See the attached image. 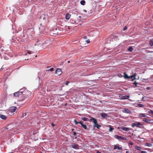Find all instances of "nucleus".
I'll use <instances>...</instances> for the list:
<instances>
[{
  "label": "nucleus",
  "instance_id": "nucleus-7",
  "mask_svg": "<svg viewBox=\"0 0 153 153\" xmlns=\"http://www.w3.org/2000/svg\"><path fill=\"white\" fill-rule=\"evenodd\" d=\"M17 108L15 106H12L10 108V111L12 112H13L16 110Z\"/></svg>",
  "mask_w": 153,
  "mask_h": 153
},
{
  "label": "nucleus",
  "instance_id": "nucleus-52",
  "mask_svg": "<svg viewBox=\"0 0 153 153\" xmlns=\"http://www.w3.org/2000/svg\"><path fill=\"white\" fill-rule=\"evenodd\" d=\"M84 11H85V12H86V11L85 10H84Z\"/></svg>",
  "mask_w": 153,
  "mask_h": 153
},
{
  "label": "nucleus",
  "instance_id": "nucleus-31",
  "mask_svg": "<svg viewBox=\"0 0 153 153\" xmlns=\"http://www.w3.org/2000/svg\"><path fill=\"white\" fill-rule=\"evenodd\" d=\"M74 122L75 123V124L76 125H77V124L79 123V122H77L76 121V120H74Z\"/></svg>",
  "mask_w": 153,
  "mask_h": 153
},
{
  "label": "nucleus",
  "instance_id": "nucleus-6",
  "mask_svg": "<svg viewBox=\"0 0 153 153\" xmlns=\"http://www.w3.org/2000/svg\"><path fill=\"white\" fill-rule=\"evenodd\" d=\"M71 146L74 149H79V146L76 144L73 143L71 145Z\"/></svg>",
  "mask_w": 153,
  "mask_h": 153
},
{
  "label": "nucleus",
  "instance_id": "nucleus-24",
  "mask_svg": "<svg viewBox=\"0 0 153 153\" xmlns=\"http://www.w3.org/2000/svg\"><path fill=\"white\" fill-rule=\"evenodd\" d=\"M135 148L137 150H140L141 149L140 147H139L137 146H136L135 147Z\"/></svg>",
  "mask_w": 153,
  "mask_h": 153
},
{
  "label": "nucleus",
  "instance_id": "nucleus-44",
  "mask_svg": "<svg viewBox=\"0 0 153 153\" xmlns=\"http://www.w3.org/2000/svg\"><path fill=\"white\" fill-rule=\"evenodd\" d=\"M84 39H87V37H86V36H84Z\"/></svg>",
  "mask_w": 153,
  "mask_h": 153
},
{
  "label": "nucleus",
  "instance_id": "nucleus-53",
  "mask_svg": "<svg viewBox=\"0 0 153 153\" xmlns=\"http://www.w3.org/2000/svg\"><path fill=\"white\" fill-rule=\"evenodd\" d=\"M68 28L69 29H70V28L69 27H68Z\"/></svg>",
  "mask_w": 153,
  "mask_h": 153
},
{
  "label": "nucleus",
  "instance_id": "nucleus-2",
  "mask_svg": "<svg viewBox=\"0 0 153 153\" xmlns=\"http://www.w3.org/2000/svg\"><path fill=\"white\" fill-rule=\"evenodd\" d=\"M114 137L115 138L119 140H127V139L126 138L123 137L119 136L117 135H115L114 136Z\"/></svg>",
  "mask_w": 153,
  "mask_h": 153
},
{
  "label": "nucleus",
  "instance_id": "nucleus-45",
  "mask_svg": "<svg viewBox=\"0 0 153 153\" xmlns=\"http://www.w3.org/2000/svg\"><path fill=\"white\" fill-rule=\"evenodd\" d=\"M150 88L149 87H147L146 88V89L148 90Z\"/></svg>",
  "mask_w": 153,
  "mask_h": 153
},
{
  "label": "nucleus",
  "instance_id": "nucleus-5",
  "mask_svg": "<svg viewBox=\"0 0 153 153\" xmlns=\"http://www.w3.org/2000/svg\"><path fill=\"white\" fill-rule=\"evenodd\" d=\"M118 128L121 129L126 131H128L130 130L129 128L123 126H122L120 127H118Z\"/></svg>",
  "mask_w": 153,
  "mask_h": 153
},
{
  "label": "nucleus",
  "instance_id": "nucleus-23",
  "mask_svg": "<svg viewBox=\"0 0 153 153\" xmlns=\"http://www.w3.org/2000/svg\"><path fill=\"white\" fill-rule=\"evenodd\" d=\"M145 145L146 146H149V147H151L152 146V144L151 143H146Z\"/></svg>",
  "mask_w": 153,
  "mask_h": 153
},
{
  "label": "nucleus",
  "instance_id": "nucleus-46",
  "mask_svg": "<svg viewBox=\"0 0 153 153\" xmlns=\"http://www.w3.org/2000/svg\"><path fill=\"white\" fill-rule=\"evenodd\" d=\"M97 153H101L99 151H97Z\"/></svg>",
  "mask_w": 153,
  "mask_h": 153
},
{
  "label": "nucleus",
  "instance_id": "nucleus-37",
  "mask_svg": "<svg viewBox=\"0 0 153 153\" xmlns=\"http://www.w3.org/2000/svg\"><path fill=\"white\" fill-rule=\"evenodd\" d=\"M123 99H126L127 98L126 97V96H123V97L122 98Z\"/></svg>",
  "mask_w": 153,
  "mask_h": 153
},
{
  "label": "nucleus",
  "instance_id": "nucleus-29",
  "mask_svg": "<svg viewBox=\"0 0 153 153\" xmlns=\"http://www.w3.org/2000/svg\"><path fill=\"white\" fill-rule=\"evenodd\" d=\"M137 105L140 107H143V105L141 104H138Z\"/></svg>",
  "mask_w": 153,
  "mask_h": 153
},
{
  "label": "nucleus",
  "instance_id": "nucleus-32",
  "mask_svg": "<svg viewBox=\"0 0 153 153\" xmlns=\"http://www.w3.org/2000/svg\"><path fill=\"white\" fill-rule=\"evenodd\" d=\"M133 84L135 85V87L137 86V83L136 82V81H135Z\"/></svg>",
  "mask_w": 153,
  "mask_h": 153
},
{
  "label": "nucleus",
  "instance_id": "nucleus-38",
  "mask_svg": "<svg viewBox=\"0 0 153 153\" xmlns=\"http://www.w3.org/2000/svg\"><path fill=\"white\" fill-rule=\"evenodd\" d=\"M141 153H147L146 151H142L141 152Z\"/></svg>",
  "mask_w": 153,
  "mask_h": 153
},
{
  "label": "nucleus",
  "instance_id": "nucleus-54",
  "mask_svg": "<svg viewBox=\"0 0 153 153\" xmlns=\"http://www.w3.org/2000/svg\"><path fill=\"white\" fill-rule=\"evenodd\" d=\"M1 48V46H0V48Z\"/></svg>",
  "mask_w": 153,
  "mask_h": 153
},
{
  "label": "nucleus",
  "instance_id": "nucleus-40",
  "mask_svg": "<svg viewBox=\"0 0 153 153\" xmlns=\"http://www.w3.org/2000/svg\"><path fill=\"white\" fill-rule=\"evenodd\" d=\"M51 125L53 127H54L55 126V125L53 124V123H52Z\"/></svg>",
  "mask_w": 153,
  "mask_h": 153
},
{
  "label": "nucleus",
  "instance_id": "nucleus-22",
  "mask_svg": "<svg viewBox=\"0 0 153 153\" xmlns=\"http://www.w3.org/2000/svg\"><path fill=\"white\" fill-rule=\"evenodd\" d=\"M85 1L84 0H82L80 1L81 4L83 5H85Z\"/></svg>",
  "mask_w": 153,
  "mask_h": 153
},
{
  "label": "nucleus",
  "instance_id": "nucleus-14",
  "mask_svg": "<svg viewBox=\"0 0 153 153\" xmlns=\"http://www.w3.org/2000/svg\"><path fill=\"white\" fill-rule=\"evenodd\" d=\"M136 74H135L129 77L132 80H133L134 79H135V76H136Z\"/></svg>",
  "mask_w": 153,
  "mask_h": 153
},
{
  "label": "nucleus",
  "instance_id": "nucleus-47",
  "mask_svg": "<svg viewBox=\"0 0 153 153\" xmlns=\"http://www.w3.org/2000/svg\"><path fill=\"white\" fill-rule=\"evenodd\" d=\"M27 53H28L29 54H31V53H29V51H28Z\"/></svg>",
  "mask_w": 153,
  "mask_h": 153
},
{
  "label": "nucleus",
  "instance_id": "nucleus-4",
  "mask_svg": "<svg viewBox=\"0 0 153 153\" xmlns=\"http://www.w3.org/2000/svg\"><path fill=\"white\" fill-rule=\"evenodd\" d=\"M62 73V70L60 68H58L56 71V73L57 75L58 76H59Z\"/></svg>",
  "mask_w": 153,
  "mask_h": 153
},
{
  "label": "nucleus",
  "instance_id": "nucleus-19",
  "mask_svg": "<svg viewBox=\"0 0 153 153\" xmlns=\"http://www.w3.org/2000/svg\"><path fill=\"white\" fill-rule=\"evenodd\" d=\"M107 114L105 113H102L101 114V116L102 117H106L107 116Z\"/></svg>",
  "mask_w": 153,
  "mask_h": 153
},
{
  "label": "nucleus",
  "instance_id": "nucleus-27",
  "mask_svg": "<svg viewBox=\"0 0 153 153\" xmlns=\"http://www.w3.org/2000/svg\"><path fill=\"white\" fill-rule=\"evenodd\" d=\"M53 70H54L53 68H52L50 69H48V70H47L46 71H53Z\"/></svg>",
  "mask_w": 153,
  "mask_h": 153
},
{
  "label": "nucleus",
  "instance_id": "nucleus-35",
  "mask_svg": "<svg viewBox=\"0 0 153 153\" xmlns=\"http://www.w3.org/2000/svg\"><path fill=\"white\" fill-rule=\"evenodd\" d=\"M69 83V82L68 81H67L66 83H65V84L66 85H68V84Z\"/></svg>",
  "mask_w": 153,
  "mask_h": 153
},
{
  "label": "nucleus",
  "instance_id": "nucleus-1",
  "mask_svg": "<svg viewBox=\"0 0 153 153\" xmlns=\"http://www.w3.org/2000/svg\"><path fill=\"white\" fill-rule=\"evenodd\" d=\"M23 92L21 91H18L16 92H15L13 94V96L16 97H22L23 95Z\"/></svg>",
  "mask_w": 153,
  "mask_h": 153
},
{
  "label": "nucleus",
  "instance_id": "nucleus-17",
  "mask_svg": "<svg viewBox=\"0 0 153 153\" xmlns=\"http://www.w3.org/2000/svg\"><path fill=\"white\" fill-rule=\"evenodd\" d=\"M149 44L150 46H152L153 45V39H151L149 42Z\"/></svg>",
  "mask_w": 153,
  "mask_h": 153
},
{
  "label": "nucleus",
  "instance_id": "nucleus-8",
  "mask_svg": "<svg viewBox=\"0 0 153 153\" xmlns=\"http://www.w3.org/2000/svg\"><path fill=\"white\" fill-rule=\"evenodd\" d=\"M90 121H92L94 125L97 123V121L96 119L93 117H92L91 118L90 120Z\"/></svg>",
  "mask_w": 153,
  "mask_h": 153
},
{
  "label": "nucleus",
  "instance_id": "nucleus-10",
  "mask_svg": "<svg viewBox=\"0 0 153 153\" xmlns=\"http://www.w3.org/2000/svg\"><path fill=\"white\" fill-rule=\"evenodd\" d=\"M123 112L125 113H131L130 111L129 110H128L127 108H124L123 110Z\"/></svg>",
  "mask_w": 153,
  "mask_h": 153
},
{
  "label": "nucleus",
  "instance_id": "nucleus-26",
  "mask_svg": "<svg viewBox=\"0 0 153 153\" xmlns=\"http://www.w3.org/2000/svg\"><path fill=\"white\" fill-rule=\"evenodd\" d=\"M143 121L144 122H146V123H149V120L146 118H144Z\"/></svg>",
  "mask_w": 153,
  "mask_h": 153
},
{
  "label": "nucleus",
  "instance_id": "nucleus-39",
  "mask_svg": "<svg viewBox=\"0 0 153 153\" xmlns=\"http://www.w3.org/2000/svg\"><path fill=\"white\" fill-rule=\"evenodd\" d=\"M74 136H75L76 134L75 132H74Z\"/></svg>",
  "mask_w": 153,
  "mask_h": 153
},
{
  "label": "nucleus",
  "instance_id": "nucleus-18",
  "mask_svg": "<svg viewBox=\"0 0 153 153\" xmlns=\"http://www.w3.org/2000/svg\"><path fill=\"white\" fill-rule=\"evenodd\" d=\"M124 78H125V79H126L130 78V77L128 76L127 74H126L125 73H124Z\"/></svg>",
  "mask_w": 153,
  "mask_h": 153
},
{
  "label": "nucleus",
  "instance_id": "nucleus-42",
  "mask_svg": "<svg viewBox=\"0 0 153 153\" xmlns=\"http://www.w3.org/2000/svg\"><path fill=\"white\" fill-rule=\"evenodd\" d=\"M118 37L117 36H114V38H117Z\"/></svg>",
  "mask_w": 153,
  "mask_h": 153
},
{
  "label": "nucleus",
  "instance_id": "nucleus-51",
  "mask_svg": "<svg viewBox=\"0 0 153 153\" xmlns=\"http://www.w3.org/2000/svg\"><path fill=\"white\" fill-rule=\"evenodd\" d=\"M151 140L152 141H153V138Z\"/></svg>",
  "mask_w": 153,
  "mask_h": 153
},
{
  "label": "nucleus",
  "instance_id": "nucleus-43",
  "mask_svg": "<svg viewBox=\"0 0 153 153\" xmlns=\"http://www.w3.org/2000/svg\"><path fill=\"white\" fill-rule=\"evenodd\" d=\"M76 22L75 21H73L72 22H71V23H73V24H74L75 22Z\"/></svg>",
  "mask_w": 153,
  "mask_h": 153
},
{
  "label": "nucleus",
  "instance_id": "nucleus-11",
  "mask_svg": "<svg viewBox=\"0 0 153 153\" xmlns=\"http://www.w3.org/2000/svg\"><path fill=\"white\" fill-rule=\"evenodd\" d=\"M101 126L99 125L97 123H96L93 126V127L94 128H95V127H97L98 129H99L100 127Z\"/></svg>",
  "mask_w": 153,
  "mask_h": 153
},
{
  "label": "nucleus",
  "instance_id": "nucleus-50",
  "mask_svg": "<svg viewBox=\"0 0 153 153\" xmlns=\"http://www.w3.org/2000/svg\"><path fill=\"white\" fill-rule=\"evenodd\" d=\"M68 63H69L70 62V61H68Z\"/></svg>",
  "mask_w": 153,
  "mask_h": 153
},
{
  "label": "nucleus",
  "instance_id": "nucleus-20",
  "mask_svg": "<svg viewBox=\"0 0 153 153\" xmlns=\"http://www.w3.org/2000/svg\"><path fill=\"white\" fill-rule=\"evenodd\" d=\"M128 50L129 51L131 52L133 50V48L132 46L129 47Z\"/></svg>",
  "mask_w": 153,
  "mask_h": 153
},
{
  "label": "nucleus",
  "instance_id": "nucleus-49",
  "mask_svg": "<svg viewBox=\"0 0 153 153\" xmlns=\"http://www.w3.org/2000/svg\"><path fill=\"white\" fill-rule=\"evenodd\" d=\"M71 130H72V131H73L74 130V129H71Z\"/></svg>",
  "mask_w": 153,
  "mask_h": 153
},
{
  "label": "nucleus",
  "instance_id": "nucleus-3",
  "mask_svg": "<svg viewBox=\"0 0 153 153\" xmlns=\"http://www.w3.org/2000/svg\"><path fill=\"white\" fill-rule=\"evenodd\" d=\"M142 125L140 122H137V123H134L132 125V127H134V126H136L137 127H140L141 126H142Z\"/></svg>",
  "mask_w": 153,
  "mask_h": 153
},
{
  "label": "nucleus",
  "instance_id": "nucleus-30",
  "mask_svg": "<svg viewBox=\"0 0 153 153\" xmlns=\"http://www.w3.org/2000/svg\"><path fill=\"white\" fill-rule=\"evenodd\" d=\"M114 128H112L111 127H110L109 131L110 132H111L112 131L114 130Z\"/></svg>",
  "mask_w": 153,
  "mask_h": 153
},
{
  "label": "nucleus",
  "instance_id": "nucleus-13",
  "mask_svg": "<svg viewBox=\"0 0 153 153\" xmlns=\"http://www.w3.org/2000/svg\"><path fill=\"white\" fill-rule=\"evenodd\" d=\"M71 16V15L69 13H67L65 16V19H66L68 20L70 18Z\"/></svg>",
  "mask_w": 153,
  "mask_h": 153
},
{
  "label": "nucleus",
  "instance_id": "nucleus-25",
  "mask_svg": "<svg viewBox=\"0 0 153 153\" xmlns=\"http://www.w3.org/2000/svg\"><path fill=\"white\" fill-rule=\"evenodd\" d=\"M26 97H24L23 98L21 99H20L19 100V102L22 101L23 100H25V99L26 98Z\"/></svg>",
  "mask_w": 153,
  "mask_h": 153
},
{
  "label": "nucleus",
  "instance_id": "nucleus-15",
  "mask_svg": "<svg viewBox=\"0 0 153 153\" xmlns=\"http://www.w3.org/2000/svg\"><path fill=\"white\" fill-rule=\"evenodd\" d=\"M118 149L119 150H120V149H122V148L121 147H119L118 146H115L114 147V149Z\"/></svg>",
  "mask_w": 153,
  "mask_h": 153
},
{
  "label": "nucleus",
  "instance_id": "nucleus-33",
  "mask_svg": "<svg viewBox=\"0 0 153 153\" xmlns=\"http://www.w3.org/2000/svg\"><path fill=\"white\" fill-rule=\"evenodd\" d=\"M26 114H27L26 113H23L22 114L23 117H24L26 115Z\"/></svg>",
  "mask_w": 153,
  "mask_h": 153
},
{
  "label": "nucleus",
  "instance_id": "nucleus-9",
  "mask_svg": "<svg viewBox=\"0 0 153 153\" xmlns=\"http://www.w3.org/2000/svg\"><path fill=\"white\" fill-rule=\"evenodd\" d=\"M79 123L82 126V127H83L84 129H87V127L86 125L83 124V122L82 121L79 122Z\"/></svg>",
  "mask_w": 153,
  "mask_h": 153
},
{
  "label": "nucleus",
  "instance_id": "nucleus-12",
  "mask_svg": "<svg viewBox=\"0 0 153 153\" xmlns=\"http://www.w3.org/2000/svg\"><path fill=\"white\" fill-rule=\"evenodd\" d=\"M0 118L3 120H6L7 117L5 115H3L2 114H0Z\"/></svg>",
  "mask_w": 153,
  "mask_h": 153
},
{
  "label": "nucleus",
  "instance_id": "nucleus-55",
  "mask_svg": "<svg viewBox=\"0 0 153 153\" xmlns=\"http://www.w3.org/2000/svg\"><path fill=\"white\" fill-rule=\"evenodd\" d=\"M13 153V152H11V153Z\"/></svg>",
  "mask_w": 153,
  "mask_h": 153
},
{
  "label": "nucleus",
  "instance_id": "nucleus-36",
  "mask_svg": "<svg viewBox=\"0 0 153 153\" xmlns=\"http://www.w3.org/2000/svg\"><path fill=\"white\" fill-rule=\"evenodd\" d=\"M127 29V27L126 26H125L124 28V29H123V30H126Z\"/></svg>",
  "mask_w": 153,
  "mask_h": 153
},
{
  "label": "nucleus",
  "instance_id": "nucleus-16",
  "mask_svg": "<svg viewBox=\"0 0 153 153\" xmlns=\"http://www.w3.org/2000/svg\"><path fill=\"white\" fill-rule=\"evenodd\" d=\"M81 119L82 120L84 121H87L88 120V118L85 117H82Z\"/></svg>",
  "mask_w": 153,
  "mask_h": 153
},
{
  "label": "nucleus",
  "instance_id": "nucleus-28",
  "mask_svg": "<svg viewBox=\"0 0 153 153\" xmlns=\"http://www.w3.org/2000/svg\"><path fill=\"white\" fill-rule=\"evenodd\" d=\"M148 113L149 114L153 115V111H152V110H150L149 111H148Z\"/></svg>",
  "mask_w": 153,
  "mask_h": 153
},
{
  "label": "nucleus",
  "instance_id": "nucleus-48",
  "mask_svg": "<svg viewBox=\"0 0 153 153\" xmlns=\"http://www.w3.org/2000/svg\"><path fill=\"white\" fill-rule=\"evenodd\" d=\"M128 152H128V151H126V153H128Z\"/></svg>",
  "mask_w": 153,
  "mask_h": 153
},
{
  "label": "nucleus",
  "instance_id": "nucleus-41",
  "mask_svg": "<svg viewBox=\"0 0 153 153\" xmlns=\"http://www.w3.org/2000/svg\"><path fill=\"white\" fill-rule=\"evenodd\" d=\"M129 144L131 145H132L133 144V143L132 142H130Z\"/></svg>",
  "mask_w": 153,
  "mask_h": 153
},
{
  "label": "nucleus",
  "instance_id": "nucleus-21",
  "mask_svg": "<svg viewBox=\"0 0 153 153\" xmlns=\"http://www.w3.org/2000/svg\"><path fill=\"white\" fill-rule=\"evenodd\" d=\"M139 116L141 117H146V116L145 114H139Z\"/></svg>",
  "mask_w": 153,
  "mask_h": 153
},
{
  "label": "nucleus",
  "instance_id": "nucleus-34",
  "mask_svg": "<svg viewBox=\"0 0 153 153\" xmlns=\"http://www.w3.org/2000/svg\"><path fill=\"white\" fill-rule=\"evenodd\" d=\"M86 42L87 43H90V40L89 39H88L87 40H86Z\"/></svg>",
  "mask_w": 153,
  "mask_h": 153
}]
</instances>
